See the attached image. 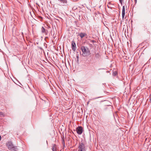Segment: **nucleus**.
<instances>
[{"mask_svg": "<svg viewBox=\"0 0 151 151\" xmlns=\"http://www.w3.org/2000/svg\"><path fill=\"white\" fill-rule=\"evenodd\" d=\"M125 14V8L124 6H123L122 10V15L123 19Z\"/></svg>", "mask_w": 151, "mask_h": 151, "instance_id": "obj_6", "label": "nucleus"}, {"mask_svg": "<svg viewBox=\"0 0 151 151\" xmlns=\"http://www.w3.org/2000/svg\"><path fill=\"white\" fill-rule=\"evenodd\" d=\"M17 149L16 147H13L10 150L11 151H17Z\"/></svg>", "mask_w": 151, "mask_h": 151, "instance_id": "obj_8", "label": "nucleus"}, {"mask_svg": "<svg viewBox=\"0 0 151 151\" xmlns=\"http://www.w3.org/2000/svg\"><path fill=\"white\" fill-rule=\"evenodd\" d=\"M52 150L53 151H56V145L54 144L53 145L52 147Z\"/></svg>", "mask_w": 151, "mask_h": 151, "instance_id": "obj_10", "label": "nucleus"}, {"mask_svg": "<svg viewBox=\"0 0 151 151\" xmlns=\"http://www.w3.org/2000/svg\"><path fill=\"white\" fill-rule=\"evenodd\" d=\"M6 146L9 150L13 147L12 143L11 142H9L7 143L6 144Z\"/></svg>", "mask_w": 151, "mask_h": 151, "instance_id": "obj_4", "label": "nucleus"}, {"mask_svg": "<svg viewBox=\"0 0 151 151\" xmlns=\"http://www.w3.org/2000/svg\"><path fill=\"white\" fill-rule=\"evenodd\" d=\"M119 0L120 2L121 3H122V2H123V0Z\"/></svg>", "mask_w": 151, "mask_h": 151, "instance_id": "obj_16", "label": "nucleus"}, {"mask_svg": "<svg viewBox=\"0 0 151 151\" xmlns=\"http://www.w3.org/2000/svg\"><path fill=\"white\" fill-rule=\"evenodd\" d=\"M72 46L73 50L75 51L76 49V46L75 42L73 41L72 42Z\"/></svg>", "mask_w": 151, "mask_h": 151, "instance_id": "obj_5", "label": "nucleus"}, {"mask_svg": "<svg viewBox=\"0 0 151 151\" xmlns=\"http://www.w3.org/2000/svg\"><path fill=\"white\" fill-rule=\"evenodd\" d=\"M81 49L82 52L81 55L83 57H87L90 54V51L87 47L82 46Z\"/></svg>", "mask_w": 151, "mask_h": 151, "instance_id": "obj_1", "label": "nucleus"}, {"mask_svg": "<svg viewBox=\"0 0 151 151\" xmlns=\"http://www.w3.org/2000/svg\"><path fill=\"white\" fill-rule=\"evenodd\" d=\"M96 99V98H94V99Z\"/></svg>", "mask_w": 151, "mask_h": 151, "instance_id": "obj_17", "label": "nucleus"}, {"mask_svg": "<svg viewBox=\"0 0 151 151\" xmlns=\"http://www.w3.org/2000/svg\"><path fill=\"white\" fill-rule=\"evenodd\" d=\"M41 31H42V33H44L46 34H47V31H46L45 30V29L43 27H42V28L41 29Z\"/></svg>", "mask_w": 151, "mask_h": 151, "instance_id": "obj_9", "label": "nucleus"}, {"mask_svg": "<svg viewBox=\"0 0 151 151\" xmlns=\"http://www.w3.org/2000/svg\"><path fill=\"white\" fill-rule=\"evenodd\" d=\"M77 133L79 134H81L83 132V128L81 127H78L76 129Z\"/></svg>", "mask_w": 151, "mask_h": 151, "instance_id": "obj_3", "label": "nucleus"}, {"mask_svg": "<svg viewBox=\"0 0 151 151\" xmlns=\"http://www.w3.org/2000/svg\"><path fill=\"white\" fill-rule=\"evenodd\" d=\"M0 115H2L3 116H4L5 114L2 112H0Z\"/></svg>", "mask_w": 151, "mask_h": 151, "instance_id": "obj_13", "label": "nucleus"}, {"mask_svg": "<svg viewBox=\"0 0 151 151\" xmlns=\"http://www.w3.org/2000/svg\"><path fill=\"white\" fill-rule=\"evenodd\" d=\"M117 73V72L116 71H114L113 73V76H116V75Z\"/></svg>", "mask_w": 151, "mask_h": 151, "instance_id": "obj_11", "label": "nucleus"}, {"mask_svg": "<svg viewBox=\"0 0 151 151\" xmlns=\"http://www.w3.org/2000/svg\"><path fill=\"white\" fill-rule=\"evenodd\" d=\"M91 99H90L89 100V101H88V102H87V104H89V102H90V101H91Z\"/></svg>", "mask_w": 151, "mask_h": 151, "instance_id": "obj_15", "label": "nucleus"}, {"mask_svg": "<svg viewBox=\"0 0 151 151\" xmlns=\"http://www.w3.org/2000/svg\"><path fill=\"white\" fill-rule=\"evenodd\" d=\"M62 143L64 144L65 145V142L64 140L63 139V141H62Z\"/></svg>", "mask_w": 151, "mask_h": 151, "instance_id": "obj_14", "label": "nucleus"}, {"mask_svg": "<svg viewBox=\"0 0 151 151\" xmlns=\"http://www.w3.org/2000/svg\"><path fill=\"white\" fill-rule=\"evenodd\" d=\"M79 36H80L81 38H83V37H85L86 35V34L85 33H80V34H79Z\"/></svg>", "mask_w": 151, "mask_h": 151, "instance_id": "obj_7", "label": "nucleus"}, {"mask_svg": "<svg viewBox=\"0 0 151 151\" xmlns=\"http://www.w3.org/2000/svg\"><path fill=\"white\" fill-rule=\"evenodd\" d=\"M95 56L96 58H98L99 56V53H97L96 54Z\"/></svg>", "mask_w": 151, "mask_h": 151, "instance_id": "obj_12", "label": "nucleus"}, {"mask_svg": "<svg viewBox=\"0 0 151 151\" xmlns=\"http://www.w3.org/2000/svg\"><path fill=\"white\" fill-rule=\"evenodd\" d=\"M78 148V151H86L85 146L83 143L79 144Z\"/></svg>", "mask_w": 151, "mask_h": 151, "instance_id": "obj_2", "label": "nucleus"}]
</instances>
